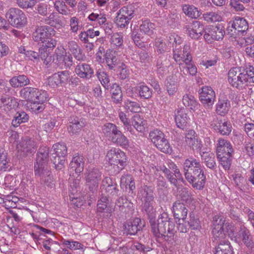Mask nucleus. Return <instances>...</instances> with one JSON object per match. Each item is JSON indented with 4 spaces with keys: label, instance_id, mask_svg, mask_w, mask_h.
<instances>
[{
    "label": "nucleus",
    "instance_id": "obj_56",
    "mask_svg": "<svg viewBox=\"0 0 254 254\" xmlns=\"http://www.w3.org/2000/svg\"><path fill=\"white\" fill-rule=\"evenodd\" d=\"M190 228L192 230H198L201 226L198 218H196L194 213L191 212L189 215V220L188 221Z\"/></svg>",
    "mask_w": 254,
    "mask_h": 254
},
{
    "label": "nucleus",
    "instance_id": "obj_33",
    "mask_svg": "<svg viewBox=\"0 0 254 254\" xmlns=\"http://www.w3.org/2000/svg\"><path fill=\"white\" fill-rule=\"evenodd\" d=\"M214 127L217 132L223 135H228L232 131L231 124L226 121H219Z\"/></svg>",
    "mask_w": 254,
    "mask_h": 254
},
{
    "label": "nucleus",
    "instance_id": "obj_32",
    "mask_svg": "<svg viewBox=\"0 0 254 254\" xmlns=\"http://www.w3.org/2000/svg\"><path fill=\"white\" fill-rule=\"evenodd\" d=\"M102 130L104 135L109 137L110 140L120 130L116 125L110 123L104 124L102 127Z\"/></svg>",
    "mask_w": 254,
    "mask_h": 254
},
{
    "label": "nucleus",
    "instance_id": "obj_24",
    "mask_svg": "<svg viewBox=\"0 0 254 254\" xmlns=\"http://www.w3.org/2000/svg\"><path fill=\"white\" fill-rule=\"evenodd\" d=\"M84 166V158L82 155H77L73 157L69 164L70 173L75 172L77 174L83 171Z\"/></svg>",
    "mask_w": 254,
    "mask_h": 254
},
{
    "label": "nucleus",
    "instance_id": "obj_36",
    "mask_svg": "<svg viewBox=\"0 0 254 254\" xmlns=\"http://www.w3.org/2000/svg\"><path fill=\"white\" fill-rule=\"evenodd\" d=\"M110 92L112 94V100L116 104L121 103L123 100V93L121 88L116 83L111 86Z\"/></svg>",
    "mask_w": 254,
    "mask_h": 254
},
{
    "label": "nucleus",
    "instance_id": "obj_44",
    "mask_svg": "<svg viewBox=\"0 0 254 254\" xmlns=\"http://www.w3.org/2000/svg\"><path fill=\"white\" fill-rule=\"evenodd\" d=\"M214 254H233L232 247L229 242L219 243L217 247Z\"/></svg>",
    "mask_w": 254,
    "mask_h": 254
},
{
    "label": "nucleus",
    "instance_id": "obj_49",
    "mask_svg": "<svg viewBox=\"0 0 254 254\" xmlns=\"http://www.w3.org/2000/svg\"><path fill=\"white\" fill-rule=\"evenodd\" d=\"M217 157L223 168L226 170H229L230 168L232 162L231 154H227L225 155L222 154H218L217 155Z\"/></svg>",
    "mask_w": 254,
    "mask_h": 254
},
{
    "label": "nucleus",
    "instance_id": "obj_23",
    "mask_svg": "<svg viewBox=\"0 0 254 254\" xmlns=\"http://www.w3.org/2000/svg\"><path fill=\"white\" fill-rule=\"evenodd\" d=\"M143 226L141 219L135 218L132 221L127 222L124 225V231L127 235H135L140 231Z\"/></svg>",
    "mask_w": 254,
    "mask_h": 254
},
{
    "label": "nucleus",
    "instance_id": "obj_20",
    "mask_svg": "<svg viewBox=\"0 0 254 254\" xmlns=\"http://www.w3.org/2000/svg\"><path fill=\"white\" fill-rule=\"evenodd\" d=\"M37 147V143L28 137L23 139L18 145L19 150L24 152L26 155L34 154Z\"/></svg>",
    "mask_w": 254,
    "mask_h": 254
},
{
    "label": "nucleus",
    "instance_id": "obj_13",
    "mask_svg": "<svg viewBox=\"0 0 254 254\" xmlns=\"http://www.w3.org/2000/svg\"><path fill=\"white\" fill-rule=\"evenodd\" d=\"M199 99L203 106L207 109H211L215 99V93L210 86H203L199 93Z\"/></svg>",
    "mask_w": 254,
    "mask_h": 254
},
{
    "label": "nucleus",
    "instance_id": "obj_30",
    "mask_svg": "<svg viewBox=\"0 0 254 254\" xmlns=\"http://www.w3.org/2000/svg\"><path fill=\"white\" fill-rule=\"evenodd\" d=\"M105 57L106 63L109 68L115 70V67L119 61L116 52L108 49L106 51Z\"/></svg>",
    "mask_w": 254,
    "mask_h": 254
},
{
    "label": "nucleus",
    "instance_id": "obj_6",
    "mask_svg": "<svg viewBox=\"0 0 254 254\" xmlns=\"http://www.w3.org/2000/svg\"><path fill=\"white\" fill-rule=\"evenodd\" d=\"M107 161L114 167H116L115 171L120 172L127 165V157L125 153L119 148H112L107 151Z\"/></svg>",
    "mask_w": 254,
    "mask_h": 254
},
{
    "label": "nucleus",
    "instance_id": "obj_55",
    "mask_svg": "<svg viewBox=\"0 0 254 254\" xmlns=\"http://www.w3.org/2000/svg\"><path fill=\"white\" fill-rule=\"evenodd\" d=\"M203 17L209 23L220 21L222 20L221 16L218 13L212 11L203 14Z\"/></svg>",
    "mask_w": 254,
    "mask_h": 254
},
{
    "label": "nucleus",
    "instance_id": "obj_7",
    "mask_svg": "<svg viewBox=\"0 0 254 254\" xmlns=\"http://www.w3.org/2000/svg\"><path fill=\"white\" fill-rule=\"evenodd\" d=\"M19 94L23 100L29 102L35 101L37 102H45L48 98L46 91L31 87H23L20 90Z\"/></svg>",
    "mask_w": 254,
    "mask_h": 254
},
{
    "label": "nucleus",
    "instance_id": "obj_57",
    "mask_svg": "<svg viewBox=\"0 0 254 254\" xmlns=\"http://www.w3.org/2000/svg\"><path fill=\"white\" fill-rule=\"evenodd\" d=\"M129 72L127 66L123 63L120 64L118 69V76L120 79H125L129 76Z\"/></svg>",
    "mask_w": 254,
    "mask_h": 254
},
{
    "label": "nucleus",
    "instance_id": "obj_1",
    "mask_svg": "<svg viewBox=\"0 0 254 254\" xmlns=\"http://www.w3.org/2000/svg\"><path fill=\"white\" fill-rule=\"evenodd\" d=\"M49 155L48 147L42 146L39 148L34 163V174L36 177L39 179L41 185L53 188L55 187L54 178L47 167Z\"/></svg>",
    "mask_w": 254,
    "mask_h": 254
},
{
    "label": "nucleus",
    "instance_id": "obj_4",
    "mask_svg": "<svg viewBox=\"0 0 254 254\" xmlns=\"http://www.w3.org/2000/svg\"><path fill=\"white\" fill-rule=\"evenodd\" d=\"M228 81L232 86L242 89L248 82H254V66L249 65L245 68L235 67L228 74Z\"/></svg>",
    "mask_w": 254,
    "mask_h": 254
},
{
    "label": "nucleus",
    "instance_id": "obj_35",
    "mask_svg": "<svg viewBox=\"0 0 254 254\" xmlns=\"http://www.w3.org/2000/svg\"><path fill=\"white\" fill-rule=\"evenodd\" d=\"M233 26H236L238 35H243L248 29V23L244 18L237 17L233 21Z\"/></svg>",
    "mask_w": 254,
    "mask_h": 254
},
{
    "label": "nucleus",
    "instance_id": "obj_29",
    "mask_svg": "<svg viewBox=\"0 0 254 254\" xmlns=\"http://www.w3.org/2000/svg\"><path fill=\"white\" fill-rule=\"evenodd\" d=\"M30 82V79L25 75L13 76L9 80V83L13 88L24 87L29 84Z\"/></svg>",
    "mask_w": 254,
    "mask_h": 254
},
{
    "label": "nucleus",
    "instance_id": "obj_37",
    "mask_svg": "<svg viewBox=\"0 0 254 254\" xmlns=\"http://www.w3.org/2000/svg\"><path fill=\"white\" fill-rule=\"evenodd\" d=\"M132 125L139 132H142L145 130L146 122L138 114H135L132 118Z\"/></svg>",
    "mask_w": 254,
    "mask_h": 254
},
{
    "label": "nucleus",
    "instance_id": "obj_26",
    "mask_svg": "<svg viewBox=\"0 0 254 254\" xmlns=\"http://www.w3.org/2000/svg\"><path fill=\"white\" fill-rule=\"evenodd\" d=\"M180 45V43L179 42L178 44L177 43L176 38H174V42L173 43V58L177 63L180 62L181 60L184 63L185 60L186 58H187V56L184 54V51L186 46L190 47V46L185 45L182 48L181 46Z\"/></svg>",
    "mask_w": 254,
    "mask_h": 254
},
{
    "label": "nucleus",
    "instance_id": "obj_18",
    "mask_svg": "<svg viewBox=\"0 0 254 254\" xmlns=\"http://www.w3.org/2000/svg\"><path fill=\"white\" fill-rule=\"evenodd\" d=\"M70 77L69 72L67 70L59 71L53 74L48 78V83L50 85L55 87L59 85H63L65 84Z\"/></svg>",
    "mask_w": 254,
    "mask_h": 254
},
{
    "label": "nucleus",
    "instance_id": "obj_41",
    "mask_svg": "<svg viewBox=\"0 0 254 254\" xmlns=\"http://www.w3.org/2000/svg\"><path fill=\"white\" fill-rule=\"evenodd\" d=\"M2 106L6 107L8 110H10L17 108L18 103L15 98L2 97L0 98V107Z\"/></svg>",
    "mask_w": 254,
    "mask_h": 254
},
{
    "label": "nucleus",
    "instance_id": "obj_22",
    "mask_svg": "<svg viewBox=\"0 0 254 254\" xmlns=\"http://www.w3.org/2000/svg\"><path fill=\"white\" fill-rule=\"evenodd\" d=\"M75 72L80 78L89 80L94 75V70L90 65L85 63H79L75 68Z\"/></svg>",
    "mask_w": 254,
    "mask_h": 254
},
{
    "label": "nucleus",
    "instance_id": "obj_54",
    "mask_svg": "<svg viewBox=\"0 0 254 254\" xmlns=\"http://www.w3.org/2000/svg\"><path fill=\"white\" fill-rule=\"evenodd\" d=\"M97 76L102 85L106 89H108L110 86L109 75L104 71L98 70L97 72Z\"/></svg>",
    "mask_w": 254,
    "mask_h": 254
},
{
    "label": "nucleus",
    "instance_id": "obj_50",
    "mask_svg": "<svg viewBox=\"0 0 254 254\" xmlns=\"http://www.w3.org/2000/svg\"><path fill=\"white\" fill-rule=\"evenodd\" d=\"M224 228H213L212 230V233L213 234V237L215 240H218L217 243H223L229 242L228 241H225L224 239L226 237V233L224 232Z\"/></svg>",
    "mask_w": 254,
    "mask_h": 254
},
{
    "label": "nucleus",
    "instance_id": "obj_28",
    "mask_svg": "<svg viewBox=\"0 0 254 254\" xmlns=\"http://www.w3.org/2000/svg\"><path fill=\"white\" fill-rule=\"evenodd\" d=\"M233 149L232 145L229 141L220 139L217 144V155L222 154L223 155L232 154Z\"/></svg>",
    "mask_w": 254,
    "mask_h": 254
},
{
    "label": "nucleus",
    "instance_id": "obj_16",
    "mask_svg": "<svg viewBox=\"0 0 254 254\" xmlns=\"http://www.w3.org/2000/svg\"><path fill=\"white\" fill-rule=\"evenodd\" d=\"M39 52L32 50L26 52V57L32 61H37L41 59L44 63L48 64L52 60L50 56L49 50H46L44 47H39Z\"/></svg>",
    "mask_w": 254,
    "mask_h": 254
},
{
    "label": "nucleus",
    "instance_id": "obj_12",
    "mask_svg": "<svg viewBox=\"0 0 254 254\" xmlns=\"http://www.w3.org/2000/svg\"><path fill=\"white\" fill-rule=\"evenodd\" d=\"M224 28L221 24L217 26H209L204 30V38L208 43H211L214 40H222L224 36Z\"/></svg>",
    "mask_w": 254,
    "mask_h": 254
},
{
    "label": "nucleus",
    "instance_id": "obj_14",
    "mask_svg": "<svg viewBox=\"0 0 254 254\" xmlns=\"http://www.w3.org/2000/svg\"><path fill=\"white\" fill-rule=\"evenodd\" d=\"M184 53L187 56V58L185 60V64L181 63L179 64L181 72H183L185 74L189 73L192 75H195L197 72V68L192 62V57L190 54V47L186 46L185 48Z\"/></svg>",
    "mask_w": 254,
    "mask_h": 254
},
{
    "label": "nucleus",
    "instance_id": "obj_27",
    "mask_svg": "<svg viewBox=\"0 0 254 254\" xmlns=\"http://www.w3.org/2000/svg\"><path fill=\"white\" fill-rule=\"evenodd\" d=\"M216 111L220 115H225L230 108V101L224 96H220L216 105Z\"/></svg>",
    "mask_w": 254,
    "mask_h": 254
},
{
    "label": "nucleus",
    "instance_id": "obj_19",
    "mask_svg": "<svg viewBox=\"0 0 254 254\" xmlns=\"http://www.w3.org/2000/svg\"><path fill=\"white\" fill-rule=\"evenodd\" d=\"M188 110L180 109L177 111L175 115V122L180 128L187 129L190 127V118L188 116Z\"/></svg>",
    "mask_w": 254,
    "mask_h": 254
},
{
    "label": "nucleus",
    "instance_id": "obj_21",
    "mask_svg": "<svg viewBox=\"0 0 254 254\" xmlns=\"http://www.w3.org/2000/svg\"><path fill=\"white\" fill-rule=\"evenodd\" d=\"M88 19L90 21H97L100 25L103 24V29L107 35H111L112 34V25L110 23H106L107 19L105 14L92 12L88 16Z\"/></svg>",
    "mask_w": 254,
    "mask_h": 254
},
{
    "label": "nucleus",
    "instance_id": "obj_42",
    "mask_svg": "<svg viewBox=\"0 0 254 254\" xmlns=\"http://www.w3.org/2000/svg\"><path fill=\"white\" fill-rule=\"evenodd\" d=\"M183 10L188 16L196 19L200 15L198 8L193 5L185 4L183 6Z\"/></svg>",
    "mask_w": 254,
    "mask_h": 254
},
{
    "label": "nucleus",
    "instance_id": "obj_52",
    "mask_svg": "<svg viewBox=\"0 0 254 254\" xmlns=\"http://www.w3.org/2000/svg\"><path fill=\"white\" fill-rule=\"evenodd\" d=\"M154 29V24L148 20H144L142 22L140 25V31L142 33L151 35L153 33Z\"/></svg>",
    "mask_w": 254,
    "mask_h": 254
},
{
    "label": "nucleus",
    "instance_id": "obj_64",
    "mask_svg": "<svg viewBox=\"0 0 254 254\" xmlns=\"http://www.w3.org/2000/svg\"><path fill=\"white\" fill-rule=\"evenodd\" d=\"M155 47L158 54L164 55L165 52L170 51L169 48L163 40H158L155 42Z\"/></svg>",
    "mask_w": 254,
    "mask_h": 254
},
{
    "label": "nucleus",
    "instance_id": "obj_31",
    "mask_svg": "<svg viewBox=\"0 0 254 254\" xmlns=\"http://www.w3.org/2000/svg\"><path fill=\"white\" fill-rule=\"evenodd\" d=\"M170 64V61L166 56L162 55L157 60L156 67L157 72L160 74H163L168 71Z\"/></svg>",
    "mask_w": 254,
    "mask_h": 254
},
{
    "label": "nucleus",
    "instance_id": "obj_62",
    "mask_svg": "<svg viewBox=\"0 0 254 254\" xmlns=\"http://www.w3.org/2000/svg\"><path fill=\"white\" fill-rule=\"evenodd\" d=\"M125 106L126 109L133 113H138L141 109L138 103L130 100L127 101Z\"/></svg>",
    "mask_w": 254,
    "mask_h": 254
},
{
    "label": "nucleus",
    "instance_id": "obj_51",
    "mask_svg": "<svg viewBox=\"0 0 254 254\" xmlns=\"http://www.w3.org/2000/svg\"><path fill=\"white\" fill-rule=\"evenodd\" d=\"M224 231L226 235L227 234L232 240L235 241L238 231L236 230V227L233 223H226Z\"/></svg>",
    "mask_w": 254,
    "mask_h": 254
},
{
    "label": "nucleus",
    "instance_id": "obj_3",
    "mask_svg": "<svg viewBox=\"0 0 254 254\" xmlns=\"http://www.w3.org/2000/svg\"><path fill=\"white\" fill-rule=\"evenodd\" d=\"M151 232L157 237L162 238L165 241L173 239L176 232L175 224L173 219L169 217L167 213L164 212L159 215L157 220L151 224Z\"/></svg>",
    "mask_w": 254,
    "mask_h": 254
},
{
    "label": "nucleus",
    "instance_id": "obj_61",
    "mask_svg": "<svg viewBox=\"0 0 254 254\" xmlns=\"http://www.w3.org/2000/svg\"><path fill=\"white\" fill-rule=\"evenodd\" d=\"M187 145L193 151H200L202 147L201 141L198 139L197 136L191 140H190V141L189 142Z\"/></svg>",
    "mask_w": 254,
    "mask_h": 254
},
{
    "label": "nucleus",
    "instance_id": "obj_15",
    "mask_svg": "<svg viewBox=\"0 0 254 254\" xmlns=\"http://www.w3.org/2000/svg\"><path fill=\"white\" fill-rule=\"evenodd\" d=\"M184 29L190 37L197 39L202 35L204 26L199 21L192 20L186 23Z\"/></svg>",
    "mask_w": 254,
    "mask_h": 254
},
{
    "label": "nucleus",
    "instance_id": "obj_10",
    "mask_svg": "<svg viewBox=\"0 0 254 254\" xmlns=\"http://www.w3.org/2000/svg\"><path fill=\"white\" fill-rule=\"evenodd\" d=\"M102 175L101 170L98 168H93L88 170L86 177V183L89 190L92 193L97 191Z\"/></svg>",
    "mask_w": 254,
    "mask_h": 254
},
{
    "label": "nucleus",
    "instance_id": "obj_46",
    "mask_svg": "<svg viewBox=\"0 0 254 254\" xmlns=\"http://www.w3.org/2000/svg\"><path fill=\"white\" fill-rule=\"evenodd\" d=\"M116 205L120 208L121 211L127 213V208H130L132 206V203L126 197L122 196L116 200Z\"/></svg>",
    "mask_w": 254,
    "mask_h": 254
},
{
    "label": "nucleus",
    "instance_id": "obj_47",
    "mask_svg": "<svg viewBox=\"0 0 254 254\" xmlns=\"http://www.w3.org/2000/svg\"><path fill=\"white\" fill-rule=\"evenodd\" d=\"M29 119L28 115L24 111L17 112L12 121V125L14 127H18L22 123H25Z\"/></svg>",
    "mask_w": 254,
    "mask_h": 254
},
{
    "label": "nucleus",
    "instance_id": "obj_43",
    "mask_svg": "<svg viewBox=\"0 0 254 254\" xmlns=\"http://www.w3.org/2000/svg\"><path fill=\"white\" fill-rule=\"evenodd\" d=\"M9 166V159L4 147L0 145V170L5 171Z\"/></svg>",
    "mask_w": 254,
    "mask_h": 254
},
{
    "label": "nucleus",
    "instance_id": "obj_63",
    "mask_svg": "<svg viewBox=\"0 0 254 254\" xmlns=\"http://www.w3.org/2000/svg\"><path fill=\"white\" fill-rule=\"evenodd\" d=\"M183 103L185 106L195 107L197 105V102L193 95L190 94H185L182 99Z\"/></svg>",
    "mask_w": 254,
    "mask_h": 254
},
{
    "label": "nucleus",
    "instance_id": "obj_17",
    "mask_svg": "<svg viewBox=\"0 0 254 254\" xmlns=\"http://www.w3.org/2000/svg\"><path fill=\"white\" fill-rule=\"evenodd\" d=\"M67 131L71 136L79 134L81 129L84 127V123L82 118L72 115L68 118Z\"/></svg>",
    "mask_w": 254,
    "mask_h": 254
},
{
    "label": "nucleus",
    "instance_id": "obj_34",
    "mask_svg": "<svg viewBox=\"0 0 254 254\" xmlns=\"http://www.w3.org/2000/svg\"><path fill=\"white\" fill-rule=\"evenodd\" d=\"M202 160L205 165L211 170L216 168L214 155L207 152H200Z\"/></svg>",
    "mask_w": 254,
    "mask_h": 254
},
{
    "label": "nucleus",
    "instance_id": "obj_9",
    "mask_svg": "<svg viewBox=\"0 0 254 254\" xmlns=\"http://www.w3.org/2000/svg\"><path fill=\"white\" fill-rule=\"evenodd\" d=\"M6 17L8 21L7 24L19 28L27 24V17L24 12L18 8H11L6 13Z\"/></svg>",
    "mask_w": 254,
    "mask_h": 254
},
{
    "label": "nucleus",
    "instance_id": "obj_40",
    "mask_svg": "<svg viewBox=\"0 0 254 254\" xmlns=\"http://www.w3.org/2000/svg\"><path fill=\"white\" fill-rule=\"evenodd\" d=\"M138 193L141 196L143 201L154 199V191L151 187L143 186L141 187Z\"/></svg>",
    "mask_w": 254,
    "mask_h": 254
},
{
    "label": "nucleus",
    "instance_id": "obj_53",
    "mask_svg": "<svg viewBox=\"0 0 254 254\" xmlns=\"http://www.w3.org/2000/svg\"><path fill=\"white\" fill-rule=\"evenodd\" d=\"M44 102H37L35 101L30 102L28 105L27 107L29 110L32 112L36 114L41 113L44 109Z\"/></svg>",
    "mask_w": 254,
    "mask_h": 254
},
{
    "label": "nucleus",
    "instance_id": "obj_58",
    "mask_svg": "<svg viewBox=\"0 0 254 254\" xmlns=\"http://www.w3.org/2000/svg\"><path fill=\"white\" fill-rule=\"evenodd\" d=\"M54 6L56 10L60 13L63 15H68L69 14V10L68 9L67 6L65 5L64 1H61L60 0L56 1L54 3Z\"/></svg>",
    "mask_w": 254,
    "mask_h": 254
},
{
    "label": "nucleus",
    "instance_id": "obj_59",
    "mask_svg": "<svg viewBox=\"0 0 254 254\" xmlns=\"http://www.w3.org/2000/svg\"><path fill=\"white\" fill-rule=\"evenodd\" d=\"M139 95L141 98L148 99L152 96L151 90L146 85H141L138 90Z\"/></svg>",
    "mask_w": 254,
    "mask_h": 254
},
{
    "label": "nucleus",
    "instance_id": "obj_38",
    "mask_svg": "<svg viewBox=\"0 0 254 254\" xmlns=\"http://www.w3.org/2000/svg\"><path fill=\"white\" fill-rule=\"evenodd\" d=\"M111 141L117 145L126 148L129 146V141L127 137L120 130L118 133L112 138Z\"/></svg>",
    "mask_w": 254,
    "mask_h": 254
},
{
    "label": "nucleus",
    "instance_id": "obj_45",
    "mask_svg": "<svg viewBox=\"0 0 254 254\" xmlns=\"http://www.w3.org/2000/svg\"><path fill=\"white\" fill-rule=\"evenodd\" d=\"M178 194L181 199L187 203H190L193 200L190 190L187 188L182 187L179 188Z\"/></svg>",
    "mask_w": 254,
    "mask_h": 254
},
{
    "label": "nucleus",
    "instance_id": "obj_11",
    "mask_svg": "<svg viewBox=\"0 0 254 254\" xmlns=\"http://www.w3.org/2000/svg\"><path fill=\"white\" fill-rule=\"evenodd\" d=\"M134 15L131 6H124L117 12L115 23L118 27L125 28L128 25L129 21Z\"/></svg>",
    "mask_w": 254,
    "mask_h": 254
},
{
    "label": "nucleus",
    "instance_id": "obj_48",
    "mask_svg": "<svg viewBox=\"0 0 254 254\" xmlns=\"http://www.w3.org/2000/svg\"><path fill=\"white\" fill-rule=\"evenodd\" d=\"M53 148L55 152V154L57 156L64 158V157L67 154V147L65 144L64 142L57 143L53 145Z\"/></svg>",
    "mask_w": 254,
    "mask_h": 254
},
{
    "label": "nucleus",
    "instance_id": "obj_25",
    "mask_svg": "<svg viewBox=\"0 0 254 254\" xmlns=\"http://www.w3.org/2000/svg\"><path fill=\"white\" fill-rule=\"evenodd\" d=\"M188 211V209L183 203L180 201H177L174 203L173 212L175 218L184 220L187 216Z\"/></svg>",
    "mask_w": 254,
    "mask_h": 254
},
{
    "label": "nucleus",
    "instance_id": "obj_5",
    "mask_svg": "<svg viewBox=\"0 0 254 254\" xmlns=\"http://www.w3.org/2000/svg\"><path fill=\"white\" fill-rule=\"evenodd\" d=\"M55 31L51 27L42 26L37 27L32 35L33 40L38 43L39 46L46 50L53 49L56 46L57 41L52 38Z\"/></svg>",
    "mask_w": 254,
    "mask_h": 254
},
{
    "label": "nucleus",
    "instance_id": "obj_8",
    "mask_svg": "<svg viewBox=\"0 0 254 254\" xmlns=\"http://www.w3.org/2000/svg\"><path fill=\"white\" fill-rule=\"evenodd\" d=\"M149 137L154 145L162 152L169 153L172 149L168 140L165 137L164 133L158 129L151 131Z\"/></svg>",
    "mask_w": 254,
    "mask_h": 254
},
{
    "label": "nucleus",
    "instance_id": "obj_2",
    "mask_svg": "<svg viewBox=\"0 0 254 254\" xmlns=\"http://www.w3.org/2000/svg\"><path fill=\"white\" fill-rule=\"evenodd\" d=\"M183 169L186 179L193 188L198 190L204 188L206 176L199 160L192 157L186 159L183 164Z\"/></svg>",
    "mask_w": 254,
    "mask_h": 254
},
{
    "label": "nucleus",
    "instance_id": "obj_39",
    "mask_svg": "<svg viewBox=\"0 0 254 254\" xmlns=\"http://www.w3.org/2000/svg\"><path fill=\"white\" fill-rule=\"evenodd\" d=\"M238 231L236 239H235V242H240L251 235L250 230L245 226L243 222H241L238 226Z\"/></svg>",
    "mask_w": 254,
    "mask_h": 254
},
{
    "label": "nucleus",
    "instance_id": "obj_60",
    "mask_svg": "<svg viewBox=\"0 0 254 254\" xmlns=\"http://www.w3.org/2000/svg\"><path fill=\"white\" fill-rule=\"evenodd\" d=\"M51 161L55 165V168L57 170H61L64 167L65 159L64 158L56 155L52 157Z\"/></svg>",
    "mask_w": 254,
    "mask_h": 254
}]
</instances>
